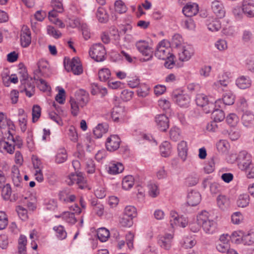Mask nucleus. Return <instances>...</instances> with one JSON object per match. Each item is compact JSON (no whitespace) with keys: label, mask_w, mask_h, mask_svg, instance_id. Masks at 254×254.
Segmentation results:
<instances>
[{"label":"nucleus","mask_w":254,"mask_h":254,"mask_svg":"<svg viewBox=\"0 0 254 254\" xmlns=\"http://www.w3.org/2000/svg\"><path fill=\"white\" fill-rule=\"evenodd\" d=\"M244 217L240 212H236L233 213L231 216L232 222L234 224H239L243 222Z\"/></svg>","instance_id":"57"},{"label":"nucleus","mask_w":254,"mask_h":254,"mask_svg":"<svg viewBox=\"0 0 254 254\" xmlns=\"http://www.w3.org/2000/svg\"><path fill=\"white\" fill-rule=\"evenodd\" d=\"M106 169L109 174L111 175H116L119 174L124 170V167L121 163L112 161L106 166Z\"/></svg>","instance_id":"19"},{"label":"nucleus","mask_w":254,"mask_h":254,"mask_svg":"<svg viewBox=\"0 0 254 254\" xmlns=\"http://www.w3.org/2000/svg\"><path fill=\"white\" fill-rule=\"evenodd\" d=\"M59 198L61 201L67 203L74 201L76 199V196L74 194H70L66 190H63L60 192Z\"/></svg>","instance_id":"31"},{"label":"nucleus","mask_w":254,"mask_h":254,"mask_svg":"<svg viewBox=\"0 0 254 254\" xmlns=\"http://www.w3.org/2000/svg\"><path fill=\"white\" fill-rule=\"evenodd\" d=\"M238 168L244 171L248 178H254V164L252 157L245 151L240 152L236 158Z\"/></svg>","instance_id":"1"},{"label":"nucleus","mask_w":254,"mask_h":254,"mask_svg":"<svg viewBox=\"0 0 254 254\" xmlns=\"http://www.w3.org/2000/svg\"><path fill=\"white\" fill-rule=\"evenodd\" d=\"M124 215L133 219L136 215V208L132 206H127L125 208Z\"/></svg>","instance_id":"54"},{"label":"nucleus","mask_w":254,"mask_h":254,"mask_svg":"<svg viewBox=\"0 0 254 254\" xmlns=\"http://www.w3.org/2000/svg\"><path fill=\"white\" fill-rule=\"evenodd\" d=\"M155 122L158 128L162 131H166L169 128V119L164 114L156 116L155 117Z\"/></svg>","instance_id":"16"},{"label":"nucleus","mask_w":254,"mask_h":254,"mask_svg":"<svg viewBox=\"0 0 254 254\" xmlns=\"http://www.w3.org/2000/svg\"><path fill=\"white\" fill-rule=\"evenodd\" d=\"M149 87L146 84H140L137 88V93L139 96L140 97H146L149 92Z\"/></svg>","instance_id":"48"},{"label":"nucleus","mask_w":254,"mask_h":254,"mask_svg":"<svg viewBox=\"0 0 254 254\" xmlns=\"http://www.w3.org/2000/svg\"><path fill=\"white\" fill-rule=\"evenodd\" d=\"M70 210L73 211V212H64L62 214V218L68 224H74L77 221L74 213L79 214L81 212V209L77 204H75L70 207Z\"/></svg>","instance_id":"10"},{"label":"nucleus","mask_w":254,"mask_h":254,"mask_svg":"<svg viewBox=\"0 0 254 254\" xmlns=\"http://www.w3.org/2000/svg\"><path fill=\"white\" fill-rule=\"evenodd\" d=\"M215 46L219 51H224L227 49V43L225 40L219 39L215 43Z\"/></svg>","instance_id":"64"},{"label":"nucleus","mask_w":254,"mask_h":254,"mask_svg":"<svg viewBox=\"0 0 254 254\" xmlns=\"http://www.w3.org/2000/svg\"><path fill=\"white\" fill-rule=\"evenodd\" d=\"M222 77V79H220L214 83V86H215V87L220 88L222 86L226 87L229 83L230 80L227 73H225Z\"/></svg>","instance_id":"49"},{"label":"nucleus","mask_w":254,"mask_h":254,"mask_svg":"<svg viewBox=\"0 0 254 254\" xmlns=\"http://www.w3.org/2000/svg\"><path fill=\"white\" fill-rule=\"evenodd\" d=\"M133 92L127 89L124 90L122 93L121 97L125 101L130 100L133 97Z\"/></svg>","instance_id":"63"},{"label":"nucleus","mask_w":254,"mask_h":254,"mask_svg":"<svg viewBox=\"0 0 254 254\" xmlns=\"http://www.w3.org/2000/svg\"><path fill=\"white\" fill-rule=\"evenodd\" d=\"M173 236L170 234H166L158 237V244L162 249L169 250L172 245Z\"/></svg>","instance_id":"13"},{"label":"nucleus","mask_w":254,"mask_h":254,"mask_svg":"<svg viewBox=\"0 0 254 254\" xmlns=\"http://www.w3.org/2000/svg\"><path fill=\"white\" fill-rule=\"evenodd\" d=\"M195 102L197 106L203 108L204 111L206 114L211 113V111L215 107L221 108L220 105L221 103V99L217 100L214 103L213 101L210 100L208 97L203 94H198L196 95Z\"/></svg>","instance_id":"3"},{"label":"nucleus","mask_w":254,"mask_h":254,"mask_svg":"<svg viewBox=\"0 0 254 254\" xmlns=\"http://www.w3.org/2000/svg\"><path fill=\"white\" fill-rule=\"evenodd\" d=\"M115 9L119 13H123L127 11V8L122 0H118L115 2Z\"/></svg>","instance_id":"53"},{"label":"nucleus","mask_w":254,"mask_h":254,"mask_svg":"<svg viewBox=\"0 0 254 254\" xmlns=\"http://www.w3.org/2000/svg\"><path fill=\"white\" fill-rule=\"evenodd\" d=\"M75 100L79 103L81 108H83L89 101V94L84 90H79L76 94Z\"/></svg>","instance_id":"24"},{"label":"nucleus","mask_w":254,"mask_h":254,"mask_svg":"<svg viewBox=\"0 0 254 254\" xmlns=\"http://www.w3.org/2000/svg\"><path fill=\"white\" fill-rule=\"evenodd\" d=\"M236 84L239 88L245 89L251 86L252 81L249 77L243 75L236 79Z\"/></svg>","instance_id":"25"},{"label":"nucleus","mask_w":254,"mask_h":254,"mask_svg":"<svg viewBox=\"0 0 254 254\" xmlns=\"http://www.w3.org/2000/svg\"><path fill=\"white\" fill-rule=\"evenodd\" d=\"M217 202L218 206L222 210L227 209L230 205L229 199L224 195H219L218 196Z\"/></svg>","instance_id":"33"},{"label":"nucleus","mask_w":254,"mask_h":254,"mask_svg":"<svg viewBox=\"0 0 254 254\" xmlns=\"http://www.w3.org/2000/svg\"><path fill=\"white\" fill-rule=\"evenodd\" d=\"M215 107V108L211 111L212 117L213 121L216 122H220L225 119V114L221 109H219Z\"/></svg>","instance_id":"35"},{"label":"nucleus","mask_w":254,"mask_h":254,"mask_svg":"<svg viewBox=\"0 0 254 254\" xmlns=\"http://www.w3.org/2000/svg\"><path fill=\"white\" fill-rule=\"evenodd\" d=\"M41 109L39 105H34L32 108V121L33 123L38 121L41 116Z\"/></svg>","instance_id":"56"},{"label":"nucleus","mask_w":254,"mask_h":254,"mask_svg":"<svg viewBox=\"0 0 254 254\" xmlns=\"http://www.w3.org/2000/svg\"><path fill=\"white\" fill-rule=\"evenodd\" d=\"M66 182L68 185H77L79 188L83 189L87 187L86 180L81 172L72 173L68 176Z\"/></svg>","instance_id":"6"},{"label":"nucleus","mask_w":254,"mask_h":254,"mask_svg":"<svg viewBox=\"0 0 254 254\" xmlns=\"http://www.w3.org/2000/svg\"><path fill=\"white\" fill-rule=\"evenodd\" d=\"M215 170V162L214 159L212 158L208 161V163L204 167V170L207 174L212 173Z\"/></svg>","instance_id":"59"},{"label":"nucleus","mask_w":254,"mask_h":254,"mask_svg":"<svg viewBox=\"0 0 254 254\" xmlns=\"http://www.w3.org/2000/svg\"><path fill=\"white\" fill-rule=\"evenodd\" d=\"M242 121L245 126L251 127L254 124V115L251 112L246 111L242 117Z\"/></svg>","instance_id":"28"},{"label":"nucleus","mask_w":254,"mask_h":254,"mask_svg":"<svg viewBox=\"0 0 254 254\" xmlns=\"http://www.w3.org/2000/svg\"><path fill=\"white\" fill-rule=\"evenodd\" d=\"M37 80L39 81V83H37V87L41 91L43 92L50 91L51 87L45 80L40 78L37 79Z\"/></svg>","instance_id":"58"},{"label":"nucleus","mask_w":254,"mask_h":254,"mask_svg":"<svg viewBox=\"0 0 254 254\" xmlns=\"http://www.w3.org/2000/svg\"><path fill=\"white\" fill-rule=\"evenodd\" d=\"M235 95L231 92L225 93L222 98L223 104L226 105H231L234 103Z\"/></svg>","instance_id":"47"},{"label":"nucleus","mask_w":254,"mask_h":254,"mask_svg":"<svg viewBox=\"0 0 254 254\" xmlns=\"http://www.w3.org/2000/svg\"><path fill=\"white\" fill-rule=\"evenodd\" d=\"M216 249L220 253H224L227 252V253H228V252L232 249H230L229 244L228 243H217Z\"/></svg>","instance_id":"62"},{"label":"nucleus","mask_w":254,"mask_h":254,"mask_svg":"<svg viewBox=\"0 0 254 254\" xmlns=\"http://www.w3.org/2000/svg\"><path fill=\"white\" fill-rule=\"evenodd\" d=\"M148 194L152 197H156L159 193L158 186L155 184H150L148 186Z\"/></svg>","instance_id":"55"},{"label":"nucleus","mask_w":254,"mask_h":254,"mask_svg":"<svg viewBox=\"0 0 254 254\" xmlns=\"http://www.w3.org/2000/svg\"><path fill=\"white\" fill-rule=\"evenodd\" d=\"M20 42L22 47L26 48L29 46L31 42V32L26 26L22 28L20 34Z\"/></svg>","instance_id":"15"},{"label":"nucleus","mask_w":254,"mask_h":254,"mask_svg":"<svg viewBox=\"0 0 254 254\" xmlns=\"http://www.w3.org/2000/svg\"><path fill=\"white\" fill-rule=\"evenodd\" d=\"M173 100L180 106L188 107L190 103V97L189 95L184 94L182 91H176L172 94Z\"/></svg>","instance_id":"11"},{"label":"nucleus","mask_w":254,"mask_h":254,"mask_svg":"<svg viewBox=\"0 0 254 254\" xmlns=\"http://www.w3.org/2000/svg\"><path fill=\"white\" fill-rule=\"evenodd\" d=\"M226 122L230 126L235 127L239 122V118L235 114L231 113L227 117Z\"/></svg>","instance_id":"51"},{"label":"nucleus","mask_w":254,"mask_h":254,"mask_svg":"<svg viewBox=\"0 0 254 254\" xmlns=\"http://www.w3.org/2000/svg\"><path fill=\"white\" fill-rule=\"evenodd\" d=\"M70 104L71 106V113L74 116H77L79 114V103L74 98H71L70 100Z\"/></svg>","instance_id":"43"},{"label":"nucleus","mask_w":254,"mask_h":254,"mask_svg":"<svg viewBox=\"0 0 254 254\" xmlns=\"http://www.w3.org/2000/svg\"><path fill=\"white\" fill-rule=\"evenodd\" d=\"M179 60L182 62L189 61L194 54L193 47L190 45H183L179 50Z\"/></svg>","instance_id":"12"},{"label":"nucleus","mask_w":254,"mask_h":254,"mask_svg":"<svg viewBox=\"0 0 254 254\" xmlns=\"http://www.w3.org/2000/svg\"><path fill=\"white\" fill-rule=\"evenodd\" d=\"M212 9L213 12L219 18H222L224 17L225 10H224L223 5L222 2L219 0H216L212 2Z\"/></svg>","instance_id":"21"},{"label":"nucleus","mask_w":254,"mask_h":254,"mask_svg":"<svg viewBox=\"0 0 254 254\" xmlns=\"http://www.w3.org/2000/svg\"><path fill=\"white\" fill-rule=\"evenodd\" d=\"M53 230L56 232V236L60 240H64L67 236V233L64 227L61 225L54 226Z\"/></svg>","instance_id":"38"},{"label":"nucleus","mask_w":254,"mask_h":254,"mask_svg":"<svg viewBox=\"0 0 254 254\" xmlns=\"http://www.w3.org/2000/svg\"><path fill=\"white\" fill-rule=\"evenodd\" d=\"M240 234H238L237 232L232 234L233 236H241V241L244 245L251 246L254 244V233L249 232L247 233L240 232Z\"/></svg>","instance_id":"17"},{"label":"nucleus","mask_w":254,"mask_h":254,"mask_svg":"<svg viewBox=\"0 0 254 254\" xmlns=\"http://www.w3.org/2000/svg\"><path fill=\"white\" fill-rule=\"evenodd\" d=\"M121 139L117 135H112L108 137L106 142V147L109 151H114L120 146Z\"/></svg>","instance_id":"14"},{"label":"nucleus","mask_w":254,"mask_h":254,"mask_svg":"<svg viewBox=\"0 0 254 254\" xmlns=\"http://www.w3.org/2000/svg\"><path fill=\"white\" fill-rule=\"evenodd\" d=\"M11 177L14 186L18 188H21V184L22 178L17 167L14 166L12 168Z\"/></svg>","instance_id":"26"},{"label":"nucleus","mask_w":254,"mask_h":254,"mask_svg":"<svg viewBox=\"0 0 254 254\" xmlns=\"http://www.w3.org/2000/svg\"><path fill=\"white\" fill-rule=\"evenodd\" d=\"M135 47L137 51L143 56L145 57L142 61L147 62L152 59L154 49L151 42L140 40L135 43Z\"/></svg>","instance_id":"4"},{"label":"nucleus","mask_w":254,"mask_h":254,"mask_svg":"<svg viewBox=\"0 0 254 254\" xmlns=\"http://www.w3.org/2000/svg\"><path fill=\"white\" fill-rule=\"evenodd\" d=\"M134 184V178L132 176L128 175L125 177L122 181V187L125 190L131 188Z\"/></svg>","instance_id":"37"},{"label":"nucleus","mask_w":254,"mask_h":254,"mask_svg":"<svg viewBox=\"0 0 254 254\" xmlns=\"http://www.w3.org/2000/svg\"><path fill=\"white\" fill-rule=\"evenodd\" d=\"M197 221L207 234H213L217 230V223L209 218L208 213L205 211H202L197 216Z\"/></svg>","instance_id":"2"},{"label":"nucleus","mask_w":254,"mask_h":254,"mask_svg":"<svg viewBox=\"0 0 254 254\" xmlns=\"http://www.w3.org/2000/svg\"><path fill=\"white\" fill-rule=\"evenodd\" d=\"M8 224V219L6 214L2 211H0V230L5 228Z\"/></svg>","instance_id":"60"},{"label":"nucleus","mask_w":254,"mask_h":254,"mask_svg":"<svg viewBox=\"0 0 254 254\" xmlns=\"http://www.w3.org/2000/svg\"><path fill=\"white\" fill-rule=\"evenodd\" d=\"M65 68L67 71H71L73 74L79 75L83 72L81 64L78 58H73L71 61L68 60L67 64L64 61Z\"/></svg>","instance_id":"9"},{"label":"nucleus","mask_w":254,"mask_h":254,"mask_svg":"<svg viewBox=\"0 0 254 254\" xmlns=\"http://www.w3.org/2000/svg\"><path fill=\"white\" fill-rule=\"evenodd\" d=\"M96 17L101 23H106L108 21L109 15L106 10L103 7L100 6L96 13Z\"/></svg>","instance_id":"29"},{"label":"nucleus","mask_w":254,"mask_h":254,"mask_svg":"<svg viewBox=\"0 0 254 254\" xmlns=\"http://www.w3.org/2000/svg\"><path fill=\"white\" fill-rule=\"evenodd\" d=\"M201 200L200 193L195 191H191L188 193L187 203L190 206H196L199 203Z\"/></svg>","instance_id":"22"},{"label":"nucleus","mask_w":254,"mask_h":254,"mask_svg":"<svg viewBox=\"0 0 254 254\" xmlns=\"http://www.w3.org/2000/svg\"><path fill=\"white\" fill-rule=\"evenodd\" d=\"M97 237L99 240L102 242L107 241L110 236L109 231L105 228H99L97 231Z\"/></svg>","instance_id":"39"},{"label":"nucleus","mask_w":254,"mask_h":254,"mask_svg":"<svg viewBox=\"0 0 254 254\" xmlns=\"http://www.w3.org/2000/svg\"><path fill=\"white\" fill-rule=\"evenodd\" d=\"M11 188L9 184L2 187L1 195L4 200H9L11 194Z\"/></svg>","instance_id":"46"},{"label":"nucleus","mask_w":254,"mask_h":254,"mask_svg":"<svg viewBox=\"0 0 254 254\" xmlns=\"http://www.w3.org/2000/svg\"><path fill=\"white\" fill-rule=\"evenodd\" d=\"M108 130V126L107 124H99L93 129V134L97 138H101L103 134L106 133Z\"/></svg>","instance_id":"30"},{"label":"nucleus","mask_w":254,"mask_h":254,"mask_svg":"<svg viewBox=\"0 0 254 254\" xmlns=\"http://www.w3.org/2000/svg\"><path fill=\"white\" fill-rule=\"evenodd\" d=\"M51 5L53 9L58 12H62L64 10L62 3L59 0H52Z\"/></svg>","instance_id":"61"},{"label":"nucleus","mask_w":254,"mask_h":254,"mask_svg":"<svg viewBox=\"0 0 254 254\" xmlns=\"http://www.w3.org/2000/svg\"><path fill=\"white\" fill-rule=\"evenodd\" d=\"M160 153L162 156L168 157L171 153V145L170 142L164 141L160 146Z\"/></svg>","instance_id":"34"},{"label":"nucleus","mask_w":254,"mask_h":254,"mask_svg":"<svg viewBox=\"0 0 254 254\" xmlns=\"http://www.w3.org/2000/svg\"><path fill=\"white\" fill-rule=\"evenodd\" d=\"M254 7V0H243L242 4V10L244 13L249 17H254V10L252 8Z\"/></svg>","instance_id":"20"},{"label":"nucleus","mask_w":254,"mask_h":254,"mask_svg":"<svg viewBox=\"0 0 254 254\" xmlns=\"http://www.w3.org/2000/svg\"><path fill=\"white\" fill-rule=\"evenodd\" d=\"M208 29L211 31H217L221 28V23L218 19H214L207 24Z\"/></svg>","instance_id":"50"},{"label":"nucleus","mask_w":254,"mask_h":254,"mask_svg":"<svg viewBox=\"0 0 254 254\" xmlns=\"http://www.w3.org/2000/svg\"><path fill=\"white\" fill-rule=\"evenodd\" d=\"M125 109L123 107H116L113 108L112 112V118L115 122H121L124 120L125 116Z\"/></svg>","instance_id":"23"},{"label":"nucleus","mask_w":254,"mask_h":254,"mask_svg":"<svg viewBox=\"0 0 254 254\" xmlns=\"http://www.w3.org/2000/svg\"><path fill=\"white\" fill-rule=\"evenodd\" d=\"M20 92H25L28 97H31L35 93V86L34 80L32 78L27 80H20Z\"/></svg>","instance_id":"7"},{"label":"nucleus","mask_w":254,"mask_h":254,"mask_svg":"<svg viewBox=\"0 0 254 254\" xmlns=\"http://www.w3.org/2000/svg\"><path fill=\"white\" fill-rule=\"evenodd\" d=\"M111 76V72L108 68H104L100 69L98 71V77L100 81H106Z\"/></svg>","instance_id":"42"},{"label":"nucleus","mask_w":254,"mask_h":254,"mask_svg":"<svg viewBox=\"0 0 254 254\" xmlns=\"http://www.w3.org/2000/svg\"><path fill=\"white\" fill-rule=\"evenodd\" d=\"M166 42L165 40L161 41L157 45L154 55L158 59L160 60H166L171 54V48L166 46Z\"/></svg>","instance_id":"8"},{"label":"nucleus","mask_w":254,"mask_h":254,"mask_svg":"<svg viewBox=\"0 0 254 254\" xmlns=\"http://www.w3.org/2000/svg\"><path fill=\"white\" fill-rule=\"evenodd\" d=\"M249 196L247 194H243L240 195L237 203V205L240 207H245L249 204Z\"/></svg>","instance_id":"41"},{"label":"nucleus","mask_w":254,"mask_h":254,"mask_svg":"<svg viewBox=\"0 0 254 254\" xmlns=\"http://www.w3.org/2000/svg\"><path fill=\"white\" fill-rule=\"evenodd\" d=\"M198 5L195 3H188L183 8L182 11L187 17L195 15L198 12Z\"/></svg>","instance_id":"18"},{"label":"nucleus","mask_w":254,"mask_h":254,"mask_svg":"<svg viewBox=\"0 0 254 254\" xmlns=\"http://www.w3.org/2000/svg\"><path fill=\"white\" fill-rule=\"evenodd\" d=\"M188 146L186 141H181L178 145V154L183 161L186 159L188 152Z\"/></svg>","instance_id":"32"},{"label":"nucleus","mask_w":254,"mask_h":254,"mask_svg":"<svg viewBox=\"0 0 254 254\" xmlns=\"http://www.w3.org/2000/svg\"><path fill=\"white\" fill-rule=\"evenodd\" d=\"M67 158L66 151L64 148L60 149L56 155L55 161L59 164L65 162Z\"/></svg>","instance_id":"36"},{"label":"nucleus","mask_w":254,"mask_h":254,"mask_svg":"<svg viewBox=\"0 0 254 254\" xmlns=\"http://www.w3.org/2000/svg\"><path fill=\"white\" fill-rule=\"evenodd\" d=\"M183 38L179 34H175L172 39L171 44L173 47L179 48V49L183 46L182 45Z\"/></svg>","instance_id":"45"},{"label":"nucleus","mask_w":254,"mask_h":254,"mask_svg":"<svg viewBox=\"0 0 254 254\" xmlns=\"http://www.w3.org/2000/svg\"><path fill=\"white\" fill-rule=\"evenodd\" d=\"M15 150L14 144L3 140H0V152L3 153L13 154Z\"/></svg>","instance_id":"27"},{"label":"nucleus","mask_w":254,"mask_h":254,"mask_svg":"<svg viewBox=\"0 0 254 254\" xmlns=\"http://www.w3.org/2000/svg\"><path fill=\"white\" fill-rule=\"evenodd\" d=\"M85 163V169L86 172L88 174H93L95 171L96 166L94 161L91 158L86 159Z\"/></svg>","instance_id":"44"},{"label":"nucleus","mask_w":254,"mask_h":254,"mask_svg":"<svg viewBox=\"0 0 254 254\" xmlns=\"http://www.w3.org/2000/svg\"><path fill=\"white\" fill-rule=\"evenodd\" d=\"M89 54L91 58L95 61L102 62L105 60L106 52L102 44L97 43L91 46Z\"/></svg>","instance_id":"5"},{"label":"nucleus","mask_w":254,"mask_h":254,"mask_svg":"<svg viewBox=\"0 0 254 254\" xmlns=\"http://www.w3.org/2000/svg\"><path fill=\"white\" fill-rule=\"evenodd\" d=\"M47 33L55 39H58L62 36V33L60 31L56 30L52 26L49 25L47 27Z\"/></svg>","instance_id":"52"},{"label":"nucleus","mask_w":254,"mask_h":254,"mask_svg":"<svg viewBox=\"0 0 254 254\" xmlns=\"http://www.w3.org/2000/svg\"><path fill=\"white\" fill-rule=\"evenodd\" d=\"M181 131L180 129L176 127H172L169 131V135L170 139L174 141H177L181 138Z\"/></svg>","instance_id":"40"}]
</instances>
